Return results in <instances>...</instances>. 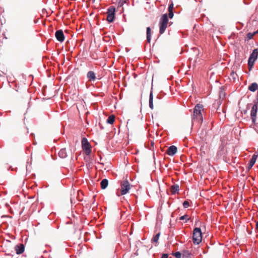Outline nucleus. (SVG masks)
<instances>
[{
    "label": "nucleus",
    "instance_id": "obj_24",
    "mask_svg": "<svg viewBox=\"0 0 258 258\" xmlns=\"http://www.w3.org/2000/svg\"><path fill=\"white\" fill-rule=\"evenodd\" d=\"M225 94L224 92V89L222 88V87L220 88V90L219 91V97H225Z\"/></svg>",
    "mask_w": 258,
    "mask_h": 258
},
{
    "label": "nucleus",
    "instance_id": "obj_38",
    "mask_svg": "<svg viewBox=\"0 0 258 258\" xmlns=\"http://www.w3.org/2000/svg\"><path fill=\"white\" fill-rule=\"evenodd\" d=\"M255 32H256V33H258V29H257V31H255Z\"/></svg>",
    "mask_w": 258,
    "mask_h": 258
},
{
    "label": "nucleus",
    "instance_id": "obj_33",
    "mask_svg": "<svg viewBox=\"0 0 258 258\" xmlns=\"http://www.w3.org/2000/svg\"><path fill=\"white\" fill-rule=\"evenodd\" d=\"M255 228L257 230H258V221L256 223Z\"/></svg>",
    "mask_w": 258,
    "mask_h": 258
},
{
    "label": "nucleus",
    "instance_id": "obj_27",
    "mask_svg": "<svg viewBox=\"0 0 258 258\" xmlns=\"http://www.w3.org/2000/svg\"><path fill=\"white\" fill-rule=\"evenodd\" d=\"M176 258H181V254L179 251H177L173 254Z\"/></svg>",
    "mask_w": 258,
    "mask_h": 258
},
{
    "label": "nucleus",
    "instance_id": "obj_6",
    "mask_svg": "<svg viewBox=\"0 0 258 258\" xmlns=\"http://www.w3.org/2000/svg\"><path fill=\"white\" fill-rule=\"evenodd\" d=\"M115 14V8L113 6L109 7L107 11V21L109 23H111L114 21Z\"/></svg>",
    "mask_w": 258,
    "mask_h": 258
},
{
    "label": "nucleus",
    "instance_id": "obj_32",
    "mask_svg": "<svg viewBox=\"0 0 258 258\" xmlns=\"http://www.w3.org/2000/svg\"><path fill=\"white\" fill-rule=\"evenodd\" d=\"M95 197L96 196H94L92 199V204H94V202H95Z\"/></svg>",
    "mask_w": 258,
    "mask_h": 258
},
{
    "label": "nucleus",
    "instance_id": "obj_36",
    "mask_svg": "<svg viewBox=\"0 0 258 258\" xmlns=\"http://www.w3.org/2000/svg\"><path fill=\"white\" fill-rule=\"evenodd\" d=\"M62 99H63V98H61ZM65 101H68L69 99H68V98H67V97H65L64 98Z\"/></svg>",
    "mask_w": 258,
    "mask_h": 258
},
{
    "label": "nucleus",
    "instance_id": "obj_31",
    "mask_svg": "<svg viewBox=\"0 0 258 258\" xmlns=\"http://www.w3.org/2000/svg\"><path fill=\"white\" fill-rule=\"evenodd\" d=\"M168 255L167 253H164L162 255V256L161 258H168Z\"/></svg>",
    "mask_w": 258,
    "mask_h": 258
},
{
    "label": "nucleus",
    "instance_id": "obj_1",
    "mask_svg": "<svg viewBox=\"0 0 258 258\" xmlns=\"http://www.w3.org/2000/svg\"><path fill=\"white\" fill-rule=\"evenodd\" d=\"M168 14H164L162 15L159 21V33L162 34L164 33L168 23V18L172 19L174 16L173 11L168 12Z\"/></svg>",
    "mask_w": 258,
    "mask_h": 258
},
{
    "label": "nucleus",
    "instance_id": "obj_15",
    "mask_svg": "<svg viewBox=\"0 0 258 258\" xmlns=\"http://www.w3.org/2000/svg\"><path fill=\"white\" fill-rule=\"evenodd\" d=\"M258 88V85L256 83H252L248 87V89L252 92L255 91Z\"/></svg>",
    "mask_w": 258,
    "mask_h": 258
},
{
    "label": "nucleus",
    "instance_id": "obj_16",
    "mask_svg": "<svg viewBox=\"0 0 258 258\" xmlns=\"http://www.w3.org/2000/svg\"><path fill=\"white\" fill-rule=\"evenodd\" d=\"M179 187L178 185L174 184L171 186L170 191L172 194H175L178 191Z\"/></svg>",
    "mask_w": 258,
    "mask_h": 258
},
{
    "label": "nucleus",
    "instance_id": "obj_14",
    "mask_svg": "<svg viewBox=\"0 0 258 258\" xmlns=\"http://www.w3.org/2000/svg\"><path fill=\"white\" fill-rule=\"evenodd\" d=\"M58 156L61 158H65L67 157V153L66 149H61L58 152Z\"/></svg>",
    "mask_w": 258,
    "mask_h": 258
},
{
    "label": "nucleus",
    "instance_id": "obj_22",
    "mask_svg": "<svg viewBox=\"0 0 258 258\" xmlns=\"http://www.w3.org/2000/svg\"><path fill=\"white\" fill-rule=\"evenodd\" d=\"M128 1V0H120V1L118 2V6L122 7L124 4L127 3Z\"/></svg>",
    "mask_w": 258,
    "mask_h": 258
},
{
    "label": "nucleus",
    "instance_id": "obj_29",
    "mask_svg": "<svg viewBox=\"0 0 258 258\" xmlns=\"http://www.w3.org/2000/svg\"><path fill=\"white\" fill-rule=\"evenodd\" d=\"M183 206L185 208H187L189 206V203L187 201H185L183 203Z\"/></svg>",
    "mask_w": 258,
    "mask_h": 258
},
{
    "label": "nucleus",
    "instance_id": "obj_3",
    "mask_svg": "<svg viewBox=\"0 0 258 258\" xmlns=\"http://www.w3.org/2000/svg\"><path fill=\"white\" fill-rule=\"evenodd\" d=\"M202 232L200 228H195L193 231L192 240L195 244H199L202 241Z\"/></svg>",
    "mask_w": 258,
    "mask_h": 258
},
{
    "label": "nucleus",
    "instance_id": "obj_37",
    "mask_svg": "<svg viewBox=\"0 0 258 258\" xmlns=\"http://www.w3.org/2000/svg\"><path fill=\"white\" fill-rule=\"evenodd\" d=\"M92 3H95V2L96 1V0H92Z\"/></svg>",
    "mask_w": 258,
    "mask_h": 258
},
{
    "label": "nucleus",
    "instance_id": "obj_5",
    "mask_svg": "<svg viewBox=\"0 0 258 258\" xmlns=\"http://www.w3.org/2000/svg\"><path fill=\"white\" fill-rule=\"evenodd\" d=\"M131 189V184L127 180H124L121 182L120 185V194H118L117 192V195L118 196L124 195L127 192H128L130 189Z\"/></svg>",
    "mask_w": 258,
    "mask_h": 258
},
{
    "label": "nucleus",
    "instance_id": "obj_18",
    "mask_svg": "<svg viewBox=\"0 0 258 258\" xmlns=\"http://www.w3.org/2000/svg\"><path fill=\"white\" fill-rule=\"evenodd\" d=\"M108 182L106 179H103L100 183L102 189H105L108 185Z\"/></svg>",
    "mask_w": 258,
    "mask_h": 258
},
{
    "label": "nucleus",
    "instance_id": "obj_20",
    "mask_svg": "<svg viewBox=\"0 0 258 258\" xmlns=\"http://www.w3.org/2000/svg\"><path fill=\"white\" fill-rule=\"evenodd\" d=\"M115 120V116L113 115H110L107 120V122L109 124H112Z\"/></svg>",
    "mask_w": 258,
    "mask_h": 258
},
{
    "label": "nucleus",
    "instance_id": "obj_21",
    "mask_svg": "<svg viewBox=\"0 0 258 258\" xmlns=\"http://www.w3.org/2000/svg\"><path fill=\"white\" fill-rule=\"evenodd\" d=\"M160 235V233H158L155 236H154L152 239V242H157L158 241V239L159 238Z\"/></svg>",
    "mask_w": 258,
    "mask_h": 258
},
{
    "label": "nucleus",
    "instance_id": "obj_11",
    "mask_svg": "<svg viewBox=\"0 0 258 258\" xmlns=\"http://www.w3.org/2000/svg\"><path fill=\"white\" fill-rule=\"evenodd\" d=\"M177 151V149L175 146H171L168 148L166 153L169 156H173L176 154Z\"/></svg>",
    "mask_w": 258,
    "mask_h": 258
},
{
    "label": "nucleus",
    "instance_id": "obj_23",
    "mask_svg": "<svg viewBox=\"0 0 258 258\" xmlns=\"http://www.w3.org/2000/svg\"><path fill=\"white\" fill-rule=\"evenodd\" d=\"M256 34V32H254V33H248L247 34V38L248 39H251L254 35Z\"/></svg>",
    "mask_w": 258,
    "mask_h": 258
},
{
    "label": "nucleus",
    "instance_id": "obj_19",
    "mask_svg": "<svg viewBox=\"0 0 258 258\" xmlns=\"http://www.w3.org/2000/svg\"><path fill=\"white\" fill-rule=\"evenodd\" d=\"M191 253L188 250H184L182 253L183 258H190Z\"/></svg>",
    "mask_w": 258,
    "mask_h": 258
},
{
    "label": "nucleus",
    "instance_id": "obj_30",
    "mask_svg": "<svg viewBox=\"0 0 258 258\" xmlns=\"http://www.w3.org/2000/svg\"><path fill=\"white\" fill-rule=\"evenodd\" d=\"M179 219L180 220H188L189 219V218H188V216L187 215L185 214L182 216H181L180 218H179Z\"/></svg>",
    "mask_w": 258,
    "mask_h": 258
},
{
    "label": "nucleus",
    "instance_id": "obj_8",
    "mask_svg": "<svg viewBox=\"0 0 258 258\" xmlns=\"http://www.w3.org/2000/svg\"><path fill=\"white\" fill-rule=\"evenodd\" d=\"M83 149L84 150L86 155H89L91 152V146L86 138L82 140Z\"/></svg>",
    "mask_w": 258,
    "mask_h": 258
},
{
    "label": "nucleus",
    "instance_id": "obj_34",
    "mask_svg": "<svg viewBox=\"0 0 258 258\" xmlns=\"http://www.w3.org/2000/svg\"><path fill=\"white\" fill-rule=\"evenodd\" d=\"M247 112V111L246 110H244L243 111H241V113H243L244 114H246Z\"/></svg>",
    "mask_w": 258,
    "mask_h": 258
},
{
    "label": "nucleus",
    "instance_id": "obj_28",
    "mask_svg": "<svg viewBox=\"0 0 258 258\" xmlns=\"http://www.w3.org/2000/svg\"><path fill=\"white\" fill-rule=\"evenodd\" d=\"M153 98H150L149 99V106L151 108V109H153Z\"/></svg>",
    "mask_w": 258,
    "mask_h": 258
},
{
    "label": "nucleus",
    "instance_id": "obj_7",
    "mask_svg": "<svg viewBox=\"0 0 258 258\" xmlns=\"http://www.w3.org/2000/svg\"><path fill=\"white\" fill-rule=\"evenodd\" d=\"M254 104L252 105L251 112H250V116L252 121L253 123H255L256 120V115L257 111V104H258V99L256 98L253 101Z\"/></svg>",
    "mask_w": 258,
    "mask_h": 258
},
{
    "label": "nucleus",
    "instance_id": "obj_25",
    "mask_svg": "<svg viewBox=\"0 0 258 258\" xmlns=\"http://www.w3.org/2000/svg\"><path fill=\"white\" fill-rule=\"evenodd\" d=\"M230 76L233 79L234 81H235L237 77V74L233 72L230 74Z\"/></svg>",
    "mask_w": 258,
    "mask_h": 258
},
{
    "label": "nucleus",
    "instance_id": "obj_13",
    "mask_svg": "<svg viewBox=\"0 0 258 258\" xmlns=\"http://www.w3.org/2000/svg\"><path fill=\"white\" fill-rule=\"evenodd\" d=\"M257 155L255 154H253L249 161L248 164H247L248 169H250L253 166L254 163H255L256 160L257 159Z\"/></svg>",
    "mask_w": 258,
    "mask_h": 258
},
{
    "label": "nucleus",
    "instance_id": "obj_26",
    "mask_svg": "<svg viewBox=\"0 0 258 258\" xmlns=\"http://www.w3.org/2000/svg\"><path fill=\"white\" fill-rule=\"evenodd\" d=\"M173 3L172 2L169 5L168 8V12L173 11Z\"/></svg>",
    "mask_w": 258,
    "mask_h": 258
},
{
    "label": "nucleus",
    "instance_id": "obj_9",
    "mask_svg": "<svg viewBox=\"0 0 258 258\" xmlns=\"http://www.w3.org/2000/svg\"><path fill=\"white\" fill-rule=\"evenodd\" d=\"M55 36L57 40L60 42H63L65 38L63 31L61 29L56 31L55 33Z\"/></svg>",
    "mask_w": 258,
    "mask_h": 258
},
{
    "label": "nucleus",
    "instance_id": "obj_10",
    "mask_svg": "<svg viewBox=\"0 0 258 258\" xmlns=\"http://www.w3.org/2000/svg\"><path fill=\"white\" fill-rule=\"evenodd\" d=\"M87 78L89 81L94 82L96 80V74L93 71H90L87 74Z\"/></svg>",
    "mask_w": 258,
    "mask_h": 258
},
{
    "label": "nucleus",
    "instance_id": "obj_35",
    "mask_svg": "<svg viewBox=\"0 0 258 258\" xmlns=\"http://www.w3.org/2000/svg\"><path fill=\"white\" fill-rule=\"evenodd\" d=\"M149 97H153V92L152 91H150Z\"/></svg>",
    "mask_w": 258,
    "mask_h": 258
},
{
    "label": "nucleus",
    "instance_id": "obj_17",
    "mask_svg": "<svg viewBox=\"0 0 258 258\" xmlns=\"http://www.w3.org/2000/svg\"><path fill=\"white\" fill-rule=\"evenodd\" d=\"M151 28L148 27L147 28L146 34H147V41L148 43H150L151 39Z\"/></svg>",
    "mask_w": 258,
    "mask_h": 258
},
{
    "label": "nucleus",
    "instance_id": "obj_4",
    "mask_svg": "<svg viewBox=\"0 0 258 258\" xmlns=\"http://www.w3.org/2000/svg\"><path fill=\"white\" fill-rule=\"evenodd\" d=\"M258 52L257 49H254L252 50V53L250 54V56L248 60V67L249 71H250L257 58Z\"/></svg>",
    "mask_w": 258,
    "mask_h": 258
},
{
    "label": "nucleus",
    "instance_id": "obj_12",
    "mask_svg": "<svg viewBox=\"0 0 258 258\" xmlns=\"http://www.w3.org/2000/svg\"><path fill=\"white\" fill-rule=\"evenodd\" d=\"M24 249L25 246L23 244H18L15 247V250L18 254L22 253L24 251Z\"/></svg>",
    "mask_w": 258,
    "mask_h": 258
},
{
    "label": "nucleus",
    "instance_id": "obj_2",
    "mask_svg": "<svg viewBox=\"0 0 258 258\" xmlns=\"http://www.w3.org/2000/svg\"><path fill=\"white\" fill-rule=\"evenodd\" d=\"M203 110V105L202 104H198L194 108L193 119H196L198 121L202 122L203 117L201 114V111Z\"/></svg>",
    "mask_w": 258,
    "mask_h": 258
}]
</instances>
